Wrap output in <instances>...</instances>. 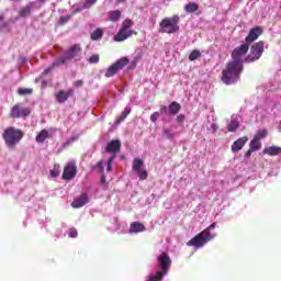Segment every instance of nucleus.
<instances>
[{
	"label": "nucleus",
	"instance_id": "nucleus-35",
	"mask_svg": "<svg viewBox=\"0 0 281 281\" xmlns=\"http://www.w3.org/2000/svg\"><path fill=\"white\" fill-rule=\"evenodd\" d=\"M198 58H201V52L199 49H194L189 55V60L194 61L198 60Z\"/></svg>",
	"mask_w": 281,
	"mask_h": 281
},
{
	"label": "nucleus",
	"instance_id": "nucleus-37",
	"mask_svg": "<svg viewBox=\"0 0 281 281\" xmlns=\"http://www.w3.org/2000/svg\"><path fill=\"white\" fill-rule=\"evenodd\" d=\"M136 175L138 176V179L140 181H146V179H148V171L146 170L139 169L138 171H136Z\"/></svg>",
	"mask_w": 281,
	"mask_h": 281
},
{
	"label": "nucleus",
	"instance_id": "nucleus-6",
	"mask_svg": "<svg viewBox=\"0 0 281 281\" xmlns=\"http://www.w3.org/2000/svg\"><path fill=\"white\" fill-rule=\"evenodd\" d=\"M214 238V235L207 231H202L198 235H195L193 238H191L188 243V247H194L195 249H201V247H205L210 240Z\"/></svg>",
	"mask_w": 281,
	"mask_h": 281
},
{
	"label": "nucleus",
	"instance_id": "nucleus-22",
	"mask_svg": "<svg viewBox=\"0 0 281 281\" xmlns=\"http://www.w3.org/2000/svg\"><path fill=\"white\" fill-rule=\"evenodd\" d=\"M131 63V59L128 57H121L117 61L114 63V66H116V69L121 71V69H124L126 65Z\"/></svg>",
	"mask_w": 281,
	"mask_h": 281
},
{
	"label": "nucleus",
	"instance_id": "nucleus-18",
	"mask_svg": "<svg viewBox=\"0 0 281 281\" xmlns=\"http://www.w3.org/2000/svg\"><path fill=\"white\" fill-rule=\"evenodd\" d=\"M32 8H34V2H30L27 5L22 7L19 11V16L27 19V16L32 14Z\"/></svg>",
	"mask_w": 281,
	"mask_h": 281
},
{
	"label": "nucleus",
	"instance_id": "nucleus-28",
	"mask_svg": "<svg viewBox=\"0 0 281 281\" xmlns=\"http://www.w3.org/2000/svg\"><path fill=\"white\" fill-rule=\"evenodd\" d=\"M131 115V108H125V110L121 113L120 117L116 119V124H122L126 117Z\"/></svg>",
	"mask_w": 281,
	"mask_h": 281
},
{
	"label": "nucleus",
	"instance_id": "nucleus-30",
	"mask_svg": "<svg viewBox=\"0 0 281 281\" xmlns=\"http://www.w3.org/2000/svg\"><path fill=\"white\" fill-rule=\"evenodd\" d=\"M162 137H165V139H175L176 134L170 128H164L162 130Z\"/></svg>",
	"mask_w": 281,
	"mask_h": 281
},
{
	"label": "nucleus",
	"instance_id": "nucleus-5",
	"mask_svg": "<svg viewBox=\"0 0 281 281\" xmlns=\"http://www.w3.org/2000/svg\"><path fill=\"white\" fill-rule=\"evenodd\" d=\"M134 22L131 19H126L122 22V26L119 30L117 34L114 36L115 43H122L126 41L127 38H131L133 34L137 36V31H133L131 27H133Z\"/></svg>",
	"mask_w": 281,
	"mask_h": 281
},
{
	"label": "nucleus",
	"instance_id": "nucleus-38",
	"mask_svg": "<svg viewBox=\"0 0 281 281\" xmlns=\"http://www.w3.org/2000/svg\"><path fill=\"white\" fill-rule=\"evenodd\" d=\"M88 63H90V65H95V64L100 63V55L94 54V55L90 56V58L88 59Z\"/></svg>",
	"mask_w": 281,
	"mask_h": 281
},
{
	"label": "nucleus",
	"instance_id": "nucleus-51",
	"mask_svg": "<svg viewBox=\"0 0 281 281\" xmlns=\"http://www.w3.org/2000/svg\"><path fill=\"white\" fill-rule=\"evenodd\" d=\"M135 67H137V61L136 60L132 61V69H135Z\"/></svg>",
	"mask_w": 281,
	"mask_h": 281
},
{
	"label": "nucleus",
	"instance_id": "nucleus-34",
	"mask_svg": "<svg viewBox=\"0 0 281 281\" xmlns=\"http://www.w3.org/2000/svg\"><path fill=\"white\" fill-rule=\"evenodd\" d=\"M120 16H122V12L120 10L110 12V21H120Z\"/></svg>",
	"mask_w": 281,
	"mask_h": 281
},
{
	"label": "nucleus",
	"instance_id": "nucleus-17",
	"mask_svg": "<svg viewBox=\"0 0 281 281\" xmlns=\"http://www.w3.org/2000/svg\"><path fill=\"white\" fill-rule=\"evenodd\" d=\"M142 232H146V226L139 222L131 223L130 225V234H139Z\"/></svg>",
	"mask_w": 281,
	"mask_h": 281
},
{
	"label": "nucleus",
	"instance_id": "nucleus-7",
	"mask_svg": "<svg viewBox=\"0 0 281 281\" xmlns=\"http://www.w3.org/2000/svg\"><path fill=\"white\" fill-rule=\"evenodd\" d=\"M262 54H265V42L260 41L250 47V53L245 58V63H256V60H260Z\"/></svg>",
	"mask_w": 281,
	"mask_h": 281
},
{
	"label": "nucleus",
	"instance_id": "nucleus-14",
	"mask_svg": "<svg viewBox=\"0 0 281 281\" xmlns=\"http://www.w3.org/2000/svg\"><path fill=\"white\" fill-rule=\"evenodd\" d=\"M82 48L80 44L72 45L68 50L65 52L66 59L71 60L77 56H80Z\"/></svg>",
	"mask_w": 281,
	"mask_h": 281
},
{
	"label": "nucleus",
	"instance_id": "nucleus-24",
	"mask_svg": "<svg viewBox=\"0 0 281 281\" xmlns=\"http://www.w3.org/2000/svg\"><path fill=\"white\" fill-rule=\"evenodd\" d=\"M184 10L188 14H193V12L199 10V4H196V2H189L184 5Z\"/></svg>",
	"mask_w": 281,
	"mask_h": 281
},
{
	"label": "nucleus",
	"instance_id": "nucleus-46",
	"mask_svg": "<svg viewBox=\"0 0 281 281\" xmlns=\"http://www.w3.org/2000/svg\"><path fill=\"white\" fill-rule=\"evenodd\" d=\"M76 142V136L70 137L66 143H64L63 147L67 148L70 144H74Z\"/></svg>",
	"mask_w": 281,
	"mask_h": 281
},
{
	"label": "nucleus",
	"instance_id": "nucleus-33",
	"mask_svg": "<svg viewBox=\"0 0 281 281\" xmlns=\"http://www.w3.org/2000/svg\"><path fill=\"white\" fill-rule=\"evenodd\" d=\"M19 95H32L34 93V89L32 88H20L18 90Z\"/></svg>",
	"mask_w": 281,
	"mask_h": 281
},
{
	"label": "nucleus",
	"instance_id": "nucleus-19",
	"mask_svg": "<svg viewBox=\"0 0 281 281\" xmlns=\"http://www.w3.org/2000/svg\"><path fill=\"white\" fill-rule=\"evenodd\" d=\"M45 139H52V134H49L47 130H42L40 133H37L35 142H37V144H43Z\"/></svg>",
	"mask_w": 281,
	"mask_h": 281
},
{
	"label": "nucleus",
	"instance_id": "nucleus-20",
	"mask_svg": "<svg viewBox=\"0 0 281 281\" xmlns=\"http://www.w3.org/2000/svg\"><path fill=\"white\" fill-rule=\"evenodd\" d=\"M263 155H269L270 157H278L281 155V147L278 146H270L263 149Z\"/></svg>",
	"mask_w": 281,
	"mask_h": 281
},
{
	"label": "nucleus",
	"instance_id": "nucleus-53",
	"mask_svg": "<svg viewBox=\"0 0 281 281\" xmlns=\"http://www.w3.org/2000/svg\"><path fill=\"white\" fill-rule=\"evenodd\" d=\"M3 19H5V16L3 14H0V21H3Z\"/></svg>",
	"mask_w": 281,
	"mask_h": 281
},
{
	"label": "nucleus",
	"instance_id": "nucleus-16",
	"mask_svg": "<svg viewBox=\"0 0 281 281\" xmlns=\"http://www.w3.org/2000/svg\"><path fill=\"white\" fill-rule=\"evenodd\" d=\"M88 202L89 198L87 196V193H82L79 198L71 202V207H85V205H87Z\"/></svg>",
	"mask_w": 281,
	"mask_h": 281
},
{
	"label": "nucleus",
	"instance_id": "nucleus-10",
	"mask_svg": "<svg viewBox=\"0 0 281 281\" xmlns=\"http://www.w3.org/2000/svg\"><path fill=\"white\" fill-rule=\"evenodd\" d=\"M78 175V167L75 162H69L64 167V172L61 178L64 181H71Z\"/></svg>",
	"mask_w": 281,
	"mask_h": 281
},
{
	"label": "nucleus",
	"instance_id": "nucleus-8",
	"mask_svg": "<svg viewBox=\"0 0 281 281\" xmlns=\"http://www.w3.org/2000/svg\"><path fill=\"white\" fill-rule=\"evenodd\" d=\"M32 113L30 108H23L21 103H18L11 108L10 117L13 120H20L21 117H27Z\"/></svg>",
	"mask_w": 281,
	"mask_h": 281
},
{
	"label": "nucleus",
	"instance_id": "nucleus-2",
	"mask_svg": "<svg viewBox=\"0 0 281 281\" xmlns=\"http://www.w3.org/2000/svg\"><path fill=\"white\" fill-rule=\"evenodd\" d=\"M160 270H158L155 274H150L147 281H162L165 276H168L170 271V267H172V259L168 254L162 252L157 258Z\"/></svg>",
	"mask_w": 281,
	"mask_h": 281
},
{
	"label": "nucleus",
	"instance_id": "nucleus-40",
	"mask_svg": "<svg viewBox=\"0 0 281 281\" xmlns=\"http://www.w3.org/2000/svg\"><path fill=\"white\" fill-rule=\"evenodd\" d=\"M69 21H71V15H63L59 18V25H66Z\"/></svg>",
	"mask_w": 281,
	"mask_h": 281
},
{
	"label": "nucleus",
	"instance_id": "nucleus-13",
	"mask_svg": "<svg viewBox=\"0 0 281 281\" xmlns=\"http://www.w3.org/2000/svg\"><path fill=\"white\" fill-rule=\"evenodd\" d=\"M122 149V142L120 139H113L110 143H108L105 147V153H112V155H117L120 150Z\"/></svg>",
	"mask_w": 281,
	"mask_h": 281
},
{
	"label": "nucleus",
	"instance_id": "nucleus-11",
	"mask_svg": "<svg viewBox=\"0 0 281 281\" xmlns=\"http://www.w3.org/2000/svg\"><path fill=\"white\" fill-rule=\"evenodd\" d=\"M76 91L74 89L59 90L57 93H55V100L58 102V104H65L69 98H72L75 95Z\"/></svg>",
	"mask_w": 281,
	"mask_h": 281
},
{
	"label": "nucleus",
	"instance_id": "nucleus-4",
	"mask_svg": "<svg viewBox=\"0 0 281 281\" xmlns=\"http://www.w3.org/2000/svg\"><path fill=\"white\" fill-rule=\"evenodd\" d=\"M181 18L179 15L164 18L159 23V32L161 34H177L179 32V23Z\"/></svg>",
	"mask_w": 281,
	"mask_h": 281
},
{
	"label": "nucleus",
	"instance_id": "nucleus-26",
	"mask_svg": "<svg viewBox=\"0 0 281 281\" xmlns=\"http://www.w3.org/2000/svg\"><path fill=\"white\" fill-rule=\"evenodd\" d=\"M240 126V123L236 120H232L227 125L228 133H235V131H238V127Z\"/></svg>",
	"mask_w": 281,
	"mask_h": 281
},
{
	"label": "nucleus",
	"instance_id": "nucleus-29",
	"mask_svg": "<svg viewBox=\"0 0 281 281\" xmlns=\"http://www.w3.org/2000/svg\"><path fill=\"white\" fill-rule=\"evenodd\" d=\"M104 32L102 29H97L94 32L91 33V41H100L102 38Z\"/></svg>",
	"mask_w": 281,
	"mask_h": 281
},
{
	"label": "nucleus",
	"instance_id": "nucleus-42",
	"mask_svg": "<svg viewBox=\"0 0 281 281\" xmlns=\"http://www.w3.org/2000/svg\"><path fill=\"white\" fill-rule=\"evenodd\" d=\"M68 236H69V238H78V229H76L74 227L70 228Z\"/></svg>",
	"mask_w": 281,
	"mask_h": 281
},
{
	"label": "nucleus",
	"instance_id": "nucleus-50",
	"mask_svg": "<svg viewBox=\"0 0 281 281\" xmlns=\"http://www.w3.org/2000/svg\"><path fill=\"white\" fill-rule=\"evenodd\" d=\"M166 111H168V108L166 105H162L160 108V113L164 114V113H166Z\"/></svg>",
	"mask_w": 281,
	"mask_h": 281
},
{
	"label": "nucleus",
	"instance_id": "nucleus-3",
	"mask_svg": "<svg viewBox=\"0 0 281 281\" xmlns=\"http://www.w3.org/2000/svg\"><path fill=\"white\" fill-rule=\"evenodd\" d=\"M2 137L8 148H16V144H19V142L25 137V133L19 128L10 126L4 130Z\"/></svg>",
	"mask_w": 281,
	"mask_h": 281
},
{
	"label": "nucleus",
	"instance_id": "nucleus-54",
	"mask_svg": "<svg viewBox=\"0 0 281 281\" xmlns=\"http://www.w3.org/2000/svg\"><path fill=\"white\" fill-rule=\"evenodd\" d=\"M38 1H41V3H45V1H47V0H38Z\"/></svg>",
	"mask_w": 281,
	"mask_h": 281
},
{
	"label": "nucleus",
	"instance_id": "nucleus-21",
	"mask_svg": "<svg viewBox=\"0 0 281 281\" xmlns=\"http://www.w3.org/2000/svg\"><path fill=\"white\" fill-rule=\"evenodd\" d=\"M170 115H177L181 111V103L173 101L168 106Z\"/></svg>",
	"mask_w": 281,
	"mask_h": 281
},
{
	"label": "nucleus",
	"instance_id": "nucleus-27",
	"mask_svg": "<svg viewBox=\"0 0 281 281\" xmlns=\"http://www.w3.org/2000/svg\"><path fill=\"white\" fill-rule=\"evenodd\" d=\"M117 71L120 70L116 68L115 64H112L105 72V78H113V76H115Z\"/></svg>",
	"mask_w": 281,
	"mask_h": 281
},
{
	"label": "nucleus",
	"instance_id": "nucleus-52",
	"mask_svg": "<svg viewBox=\"0 0 281 281\" xmlns=\"http://www.w3.org/2000/svg\"><path fill=\"white\" fill-rule=\"evenodd\" d=\"M101 183H106V177L104 176L101 177Z\"/></svg>",
	"mask_w": 281,
	"mask_h": 281
},
{
	"label": "nucleus",
	"instance_id": "nucleus-36",
	"mask_svg": "<svg viewBox=\"0 0 281 281\" xmlns=\"http://www.w3.org/2000/svg\"><path fill=\"white\" fill-rule=\"evenodd\" d=\"M60 176V165H54V168L50 170V177L56 178Z\"/></svg>",
	"mask_w": 281,
	"mask_h": 281
},
{
	"label": "nucleus",
	"instance_id": "nucleus-43",
	"mask_svg": "<svg viewBox=\"0 0 281 281\" xmlns=\"http://www.w3.org/2000/svg\"><path fill=\"white\" fill-rule=\"evenodd\" d=\"M159 115H161V113H159V112H154V113L150 115V121L155 124V122H157V120H159Z\"/></svg>",
	"mask_w": 281,
	"mask_h": 281
},
{
	"label": "nucleus",
	"instance_id": "nucleus-31",
	"mask_svg": "<svg viewBox=\"0 0 281 281\" xmlns=\"http://www.w3.org/2000/svg\"><path fill=\"white\" fill-rule=\"evenodd\" d=\"M267 135H269V132L267 130H260L255 134L254 138L260 142V139H265Z\"/></svg>",
	"mask_w": 281,
	"mask_h": 281
},
{
	"label": "nucleus",
	"instance_id": "nucleus-32",
	"mask_svg": "<svg viewBox=\"0 0 281 281\" xmlns=\"http://www.w3.org/2000/svg\"><path fill=\"white\" fill-rule=\"evenodd\" d=\"M95 3H98V0H85V2L82 4V10H89V9L93 8V5H95Z\"/></svg>",
	"mask_w": 281,
	"mask_h": 281
},
{
	"label": "nucleus",
	"instance_id": "nucleus-39",
	"mask_svg": "<svg viewBox=\"0 0 281 281\" xmlns=\"http://www.w3.org/2000/svg\"><path fill=\"white\" fill-rule=\"evenodd\" d=\"M115 155L111 156L109 159H108V165H106V170L108 172H111V170H113V161H115Z\"/></svg>",
	"mask_w": 281,
	"mask_h": 281
},
{
	"label": "nucleus",
	"instance_id": "nucleus-45",
	"mask_svg": "<svg viewBox=\"0 0 281 281\" xmlns=\"http://www.w3.org/2000/svg\"><path fill=\"white\" fill-rule=\"evenodd\" d=\"M97 168L99 169V171L101 172V175H104V161H99L97 164Z\"/></svg>",
	"mask_w": 281,
	"mask_h": 281
},
{
	"label": "nucleus",
	"instance_id": "nucleus-9",
	"mask_svg": "<svg viewBox=\"0 0 281 281\" xmlns=\"http://www.w3.org/2000/svg\"><path fill=\"white\" fill-rule=\"evenodd\" d=\"M247 52H249V44L244 43L240 46L234 48L232 52V63H243V56H247Z\"/></svg>",
	"mask_w": 281,
	"mask_h": 281
},
{
	"label": "nucleus",
	"instance_id": "nucleus-44",
	"mask_svg": "<svg viewBox=\"0 0 281 281\" xmlns=\"http://www.w3.org/2000/svg\"><path fill=\"white\" fill-rule=\"evenodd\" d=\"M176 122H177L178 124H183V122H186V115L179 114V115L176 117Z\"/></svg>",
	"mask_w": 281,
	"mask_h": 281
},
{
	"label": "nucleus",
	"instance_id": "nucleus-12",
	"mask_svg": "<svg viewBox=\"0 0 281 281\" xmlns=\"http://www.w3.org/2000/svg\"><path fill=\"white\" fill-rule=\"evenodd\" d=\"M262 35V29L260 26L252 27L248 35L245 38V43L251 45L255 41H258V37Z\"/></svg>",
	"mask_w": 281,
	"mask_h": 281
},
{
	"label": "nucleus",
	"instance_id": "nucleus-48",
	"mask_svg": "<svg viewBox=\"0 0 281 281\" xmlns=\"http://www.w3.org/2000/svg\"><path fill=\"white\" fill-rule=\"evenodd\" d=\"M251 153H254V150H251L250 147H249V149L245 153V157L246 158L251 157Z\"/></svg>",
	"mask_w": 281,
	"mask_h": 281
},
{
	"label": "nucleus",
	"instance_id": "nucleus-41",
	"mask_svg": "<svg viewBox=\"0 0 281 281\" xmlns=\"http://www.w3.org/2000/svg\"><path fill=\"white\" fill-rule=\"evenodd\" d=\"M67 57H64V58H59V59H57L56 61H54L53 64H52V68H54V67H58V66H60V65H65V63H67Z\"/></svg>",
	"mask_w": 281,
	"mask_h": 281
},
{
	"label": "nucleus",
	"instance_id": "nucleus-15",
	"mask_svg": "<svg viewBox=\"0 0 281 281\" xmlns=\"http://www.w3.org/2000/svg\"><path fill=\"white\" fill-rule=\"evenodd\" d=\"M249 142V137L244 136L235 140L231 147L232 153H240L245 147V144Z\"/></svg>",
	"mask_w": 281,
	"mask_h": 281
},
{
	"label": "nucleus",
	"instance_id": "nucleus-49",
	"mask_svg": "<svg viewBox=\"0 0 281 281\" xmlns=\"http://www.w3.org/2000/svg\"><path fill=\"white\" fill-rule=\"evenodd\" d=\"M216 227V223H212L204 232H210V229H214Z\"/></svg>",
	"mask_w": 281,
	"mask_h": 281
},
{
	"label": "nucleus",
	"instance_id": "nucleus-1",
	"mask_svg": "<svg viewBox=\"0 0 281 281\" xmlns=\"http://www.w3.org/2000/svg\"><path fill=\"white\" fill-rule=\"evenodd\" d=\"M245 69L244 63L227 61L225 69L222 70V82L224 85H236L240 80V75Z\"/></svg>",
	"mask_w": 281,
	"mask_h": 281
},
{
	"label": "nucleus",
	"instance_id": "nucleus-25",
	"mask_svg": "<svg viewBox=\"0 0 281 281\" xmlns=\"http://www.w3.org/2000/svg\"><path fill=\"white\" fill-rule=\"evenodd\" d=\"M260 148H262V143L256 138H252V140L249 143V149L256 153L260 150Z\"/></svg>",
	"mask_w": 281,
	"mask_h": 281
},
{
	"label": "nucleus",
	"instance_id": "nucleus-47",
	"mask_svg": "<svg viewBox=\"0 0 281 281\" xmlns=\"http://www.w3.org/2000/svg\"><path fill=\"white\" fill-rule=\"evenodd\" d=\"M83 85H85V81H82V80H77L75 82V87H82Z\"/></svg>",
	"mask_w": 281,
	"mask_h": 281
},
{
	"label": "nucleus",
	"instance_id": "nucleus-23",
	"mask_svg": "<svg viewBox=\"0 0 281 281\" xmlns=\"http://www.w3.org/2000/svg\"><path fill=\"white\" fill-rule=\"evenodd\" d=\"M142 168H144V160H142L140 158H134L133 165H132V170L134 172H137V171L142 170Z\"/></svg>",
	"mask_w": 281,
	"mask_h": 281
}]
</instances>
